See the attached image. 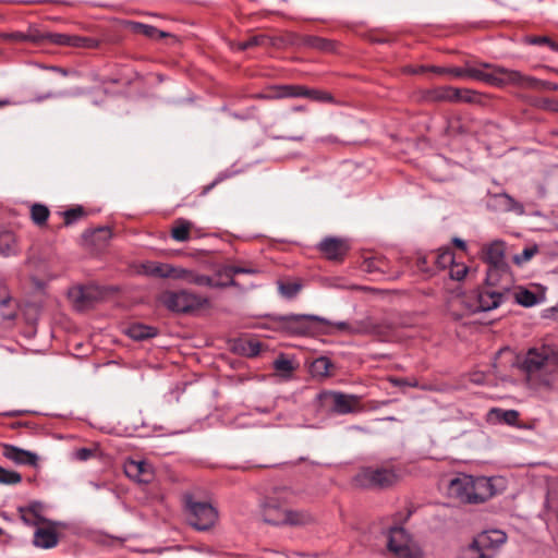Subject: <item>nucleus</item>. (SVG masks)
Returning <instances> with one entry per match:
<instances>
[{"instance_id":"obj_1","label":"nucleus","mask_w":558,"mask_h":558,"mask_svg":"<svg viewBox=\"0 0 558 558\" xmlns=\"http://www.w3.org/2000/svg\"><path fill=\"white\" fill-rule=\"evenodd\" d=\"M521 368L527 384L538 391H554L558 387V345L541 344L527 350Z\"/></svg>"},{"instance_id":"obj_2","label":"nucleus","mask_w":558,"mask_h":558,"mask_svg":"<svg viewBox=\"0 0 558 558\" xmlns=\"http://www.w3.org/2000/svg\"><path fill=\"white\" fill-rule=\"evenodd\" d=\"M294 497V493L287 487L275 488L259 504L263 521L275 526H302L313 522L310 512L290 508Z\"/></svg>"},{"instance_id":"obj_3","label":"nucleus","mask_w":558,"mask_h":558,"mask_svg":"<svg viewBox=\"0 0 558 558\" xmlns=\"http://www.w3.org/2000/svg\"><path fill=\"white\" fill-rule=\"evenodd\" d=\"M497 493L495 478L459 473L448 484V494L460 502L483 504Z\"/></svg>"},{"instance_id":"obj_4","label":"nucleus","mask_w":558,"mask_h":558,"mask_svg":"<svg viewBox=\"0 0 558 558\" xmlns=\"http://www.w3.org/2000/svg\"><path fill=\"white\" fill-rule=\"evenodd\" d=\"M477 81L498 88L514 86L527 89V87H535L538 84L537 78L534 76L525 75L520 71L487 62L478 64Z\"/></svg>"},{"instance_id":"obj_5","label":"nucleus","mask_w":558,"mask_h":558,"mask_svg":"<svg viewBox=\"0 0 558 558\" xmlns=\"http://www.w3.org/2000/svg\"><path fill=\"white\" fill-rule=\"evenodd\" d=\"M506 541L507 535L500 530L484 531L462 549L461 558H495Z\"/></svg>"},{"instance_id":"obj_6","label":"nucleus","mask_w":558,"mask_h":558,"mask_svg":"<svg viewBox=\"0 0 558 558\" xmlns=\"http://www.w3.org/2000/svg\"><path fill=\"white\" fill-rule=\"evenodd\" d=\"M496 284H488L481 290L470 292V296L459 299L460 302H465L466 313L487 312L497 308L505 298V292L509 291L508 282L498 289H494Z\"/></svg>"},{"instance_id":"obj_7","label":"nucleus","mask_w":558,"mask_h":558,"mask_svg":"<svg viewBox=\"0 0 558 558\" xmlns=\"http://www.w3.org/2000/svg\"><path fill=\"white\" fill-rule=\"evenodd\" d=\"M401 476L393 468H364L353 478L355 486L365 489H385L396 485Z\"/></svg>"},{"instance_id":"obj_8","label":"nucleus","mask_w":558,"mask_h":558,"mask_svg":"<svg viewBox=\"0 0 558 558\" xmlns=\"http://www.w3.org/2000/svg\"><path fill=\"white\" fill-rule=\"evenodd\" d=\"M483 259L489 265L486 282L488 284L498 283V277H505L509 281V271L505 262V243L494 241L486 244L483 250Z\"/></svg>"},{"instance_id":"obj_9","label":"nucleus","mask_w":558,"mask_h":558,"mask_svg":"<svg viewBox=\"0 0 558 558\" xmlns=\"http://www.w3.org/2000/svg\"><path fill=\"white\" fill-rule=\"evenodd\" d=\"M186 520L194 529L206 531L218 520L217 510L208 502L195 501L187 498L185 502Z\"/></svg>"},{"instance_id":"obj_10","label":"nucleus","mask_w":558,"mask_h":558,"mask_svg":"<svg viewBox=\"0 0 558 558\" xmlns=\"http://www.w3.org/2000/svg\"><path fill=\"white\" fill-rule=\"evenodd\" d=\"M388 549L398 558H423L424 556L420 545L403 527L390 530Z\"/></svg>"},{"instance_id":"obj_11","label":"nucleus","mask_w":558,"mask_h":558,"mask_svg":"<svg viewBox=\"0 0 558 558\" xmlns=\"http://www.w3.org/2000/svg\"><path fill=\"white\" fill-rule=\"evenodd\" d=\"M161 302L170 311L187 313L204 307L207 305L208 300L201 295L182 290L179 292H165L161 295Z\"/></svg>"},{"instance_id":"obj_12","label":"nucleus","mask_w":558,"mask_h":558,"mask_svg":"<svg viewBox=\"0 0 558 558\" xmlns=\"http://www.w3.org/2000/svg\"><path fill=\"white\" fill-rule=\"evenodd\" d=\"M397 330V325L390 318L366 317L354 324L351 328L353 335H369L380 340H390Z\"/></svg>"},{"instance_id":"obj_13","label":"nucleus","mask_w":558,"mask_h":558,"mask_svg":"<svg viewBox=\"0 0 558 558\" xmlns=\"http://www.w3.org/2000/svg\"><path fill=\"white\" fill-rule=\"evenodd\" d=\"M330 404L332 412L337 414H351L363 411L362 398L357 395H348L339 391H330L324 395Z\"/></svg>"},{"instance_id":"obj_14","label":"nucleus","mask_w":558,"mask_h":558,"mask_svg":"<svg viewBox=\"0 0 558 558\" xmlns=\"http://www.w3.org/2000/svg\"><path fill=\"white\" fill-rule=\"evenodd\" d=\"M281 328L290 335L304 336L313 330V323H327L316 315H288L279 318Z\"/></svg>"},{"instance_id":"obj_15","label":"nucleus","mask_w":558,"mask_h":558,"mask_svg":"<svg viewBox=\"0 0 558 558\" xmlns=\"http://www.w3.org/2000/svg\"><path fill=\"white\" fill-rule=\"evenodd\" d=\"M2 456L16 465H27L38 468L39 457L36 452L22 449L14 445L2 444Z\"/></svg>"},{"instance_id":"obj_16","label":"nucleus","mask_w":558,"mask_h":558,"mask_svg":"<svg viewBox=\"0 0 558 558\" xmlns=\"http://www.w3.org/2000/svg\"><path fill=\"white\" fill-rule=\"evenodd\" d=\"M318 250L327 259L340 260L347 255L349 245L343 239L328 236L320 241Z\"/></svg>"},{"instance_id":"obj_17","label":"nucleus","mask_w":558,"mask_h":558,"mask_svg":"<svg viewBox=\"0 0 558 558\" xmlns=\"http://www.w3.org/2000/svg\"><path fill=\"white\" fill-rule=\"evenodd\" d=\"M45 37L47 38V43L57 46L84 48H93L96 46V41L94 39L75 35L47 32L45 33Z\"/></svg>"},{"instance_id":"obj_18","label":"nucleus","mask_w":558,"mask_h":558,"mask_svg":"<svg viewBox=\"0 0 558 558\" xmlns=\"http://www.w3.org/2000/svg\"><path fill=\"white\" fill-rule=\"evenodd\" d=\"M124 471L130 478L138 483H149L154 477L150 464L145 461H129Z\"/></svg>"},{"instance_id":"obj_19","label":"nucleus","mask_w":558,"mask_h":558,"mask_svg":"<svg viewBox=\"0 0 558 558\" xmlns=\"http://www.w3.org/2000/svg\"><path fill=\"white\" fill-rule=\"evenodd\" d=\"M430 71L439 74V75H450L456 78H472L477 81L478 75V65H472L466 63L464 66L459 68H441V66H432Z\"/></svg>"},{"instance_id":"obj_20","label":"nucleus","mask_w":558,"mask_h":558,"mask_svg":"<svg viewBox=\"0 0 558 558\" xmlns=\"http://www.w3.org/2000/svg\"><path fill=\"white\" fill-rule=\"evenodd\" d=\"M59 537L54 529L37 527L34 533L33 544L36 547L49 549L58 545Z\"/></svg>"},{"instance_id":"obj_21","label":"nucleus","mask_w":558,"mask_h":558,"mask_svg":"<svg viewBox=\"0 0 558 558\" xmlns=\"http://www.w3.org/2000/svg\"><path fill=\"white\" fill-rule=\"evenodd\" d=\"M258 272H259V270L252 266H248V267L234 266V265L226 266L221 270V274L223 276H226L229 280L227 282H218V281L214 280V286H210V287L211 288H223V287H229V286H235L236 282L233 279V277L235 275H240V274L255 275Z\"/></svg>"},{"instance_id":"obj_22","label":"nucleus","mask_w":558,"mask_h":558,"mask_svg":"<svg viewBox=\"0 0 558 558\" xmlns=\"http://www.w3.org/2000/svg\"><path fill=\"white\" fill-rule=\"evenodd\" d=\"M171 264L147 260L140 265L138 272L155 277L169 278Z\"/></svg>"},{"instance_id":"obj_23","label":"nucleus","mask_w":558,"mask_h":558,"mask_svg":"<svg viewBox=\"0 0 558 558\" xmlns=\"http://www.w3.org/2000/svg\"><path fill=\"white\" fill-rule=\"evenodd\" d=\"M69 298L77 311H85L94 304V298L90 291L84 288L72 289L69 293Z\"/></svg>"},{"instance_id":"obj_24","label":"nucleus","mask_w":558,"mask_h":558,"mask_svg":"<svg viewBox=\"0 0 558 558\" xmlns=\"http://www.w3.org/2000/svg\"><path fill=\"white\" fill-rule=\"evenodd\" d=\"M301 45L322 52H332L336 48L333 40L313 35L302 37Z\"/></svg>"},{"instance_id":"obj_25","label":"nucleus","mask_w":558,"mask_h":558,"mask_svg":"<svg viewBox=\"0 0 558 558\" xmlns=\"http://www.w3.org/2000/svg\"><path fill=\"white\" fill-rule=\"evenodd\" d=\"M470 296L469 293H457L453 294L447 302V310L454 319H461L465 316L472 315L473 313H466L465 302H460L459 299Z\"/></svg>"},{"instance_id":"obj_26","label":"nucleus","mask_w":558,"mask_h":558,"mask_svg":"<svg viewBox=\"0 0 558 558\" xmlns=\"http://www.w3.org/2000/svg\"><path fill=\"white\" fill-rule=\"evenodd\" d=\"M304 85H277L272 87L274 94L270 96L271 98H300L304 97Z\"/></svg>"},{"instance_id":"obj_27","label":"nucleus","mask_w":558,"mask_h":558,"mask_svg":"<svg viewBox=\"0 0 558 558\" xmlns=\"http://www.w3.org/2000/svg\"><path fill=\"white\" fill-rule=\"evenodd\" d=\"M19 512L21 514V520L29 526H38L44 523L46 520L39 513V505L33 504L28 507L19 508Z\"/></svg>"},{"instance_id":"obj_28","label":"nucleus","mask_w":558,"mask_h":558,"mask_svg":"<svg viewBox=\"0 0 558 558\" xmlns=\"http://www.w3.org/2000/svg\"><path fill=\"white\" fill-rule=\"evenodd\" d=\"M519 415L517 410H502L499 408H493L488 412V418L490 421L502 422L511 426L518 425Z\"/></svg>"},{"instance_id":"obj_29","label":"nucleus","mask_w":558,"mask_h":558,"mask_svg":"<svg viewBox=\"0 0 558 558\" xmlns=\"http://www.w3.org/2000/svg\"><path fill=\"white\" fill-rule=\"evenodd\" d=\"M451 102L478 104L481 102V94L470 88L452 87Z\"/></svg>"},{"instance_id":"obj_30","label":"nucleus","mask_w":558,"mask_h":558,"mask_svg":"<svg viewBox=\"0 0 558 558\" xmlns=\"http://www.w3.org/2000/svg\"><path fill=\"white\" fill-rule=\"evenodd\" d=\"M452 86H439L426 92L424 98L426 101H452Z\"/></svg>"},{"instance_id":"obj_31","label":"nucleus","mask_w":558,"mask_h":558,"mask_svg":"<svg viewBox=\"0 0 558 558\" xmlns=\"http://www.w3.org/2000/svg\"><path fill=\"white\" fill-rule=\"evenodd\" d=\"M156 333L157 331L154 327L143 324H133L128 328V335L134 340L151 338L156 336Z\"/></svg>"},{"instance_id":"obj_32","label":"nucleus","mask_w":558,"mask_h":558,"mask_svg":"<svg viewBox=\"0 0 558 558\" xmlns=\"http://www.w3.org/2000/svg\"><path fill=\"white\" fill-rule=\"evenodd\" d=\"M192 223L185 219H178L171 229V236L178 242H185L190 239Z\"/></svg>"},{"instance_id":"obj_33","label":"nucleus","mask_w":558,"mask_h":558,"mask_svg":"<svg viewBox=\"0 0 558 558\" xmlns=\"http://www.w3.org/2000/svg\"><path fill=\"white\" fill-rule=\"evenodd\" d=\"M130 26H131V29L133 33L143 35L147 38L154 39V38L167 36V34L165 32H161V31L157 29L156 27L148 25V24L132 22L130 24Z\"/></svg>"},{"instance_id":"obj_34","label":"nucleus","mask_w":558,"mask_h":558,"mask_svg":"<svg viewBox=\"0 0 558 558\" xmlns=\"http://www.w3.org/2000/svg\"><path fill=\"white\" fill-rule=\"evenodd\" d=\"M16 240L11 231H3L0 233V254L9 256L15 252Z\"/></svg>"},{"instance_id":"obj_35","label":"nucleus","mask_w":558,"mask_h":558,"mask_svg":"<svg viewBox=\"0 0 558 558\" xmlns=\"http://www.w3.org/2000/svg\"><path fill=\"white\" fill-rule=\"evenodd\" d=\"M49 215V208L43 204H33L31 207V218L39 227L47 222Z\"/></svg>"},{"instance_id":"obj_36","label":"nucleus","mask_w":558,"mask_h":558,"mask_svg":"<svg viewBox=\"0 0 558 558\" xmlns=\"http://www.w3.org/2000/svg\"><path fill=\"white\" fill-rule=\"evenodd\" d=\"M302 289V283L298 281H278V290L286 299H293Z\"/></svg>"},{"instance_id":"obj_37","label":"nucleus","mask_w":558,"mask_h":558,"mask_svg":"<svg viewBox=\"0 0 558 558\" xmlns=\"http://www.w3.org/2000/svg\"><path fill=\"white\" fill-rule=\"evenodd\" d=\"M514 299L520 305L526 307L536 305L539 302V299L535 293L523 288H519L514 291Z\"/></svg>"},{"instance_id":"obj_38","label":"nucleus","mask_w":558,"mask_h":558,"mask_svg":"<svg viewBox=\"0 0 558 558\" xmlns=\"http://www.w3.org/2000/svg\"><path fill=\"white\" fill-rule=\"evenodd\" d=\"M317 102H335L333 96L325 90L307 88L305 86L304 97Z\"/></svg>"},{"instance_id":"obj_39","label":"nucleus","mask_w":558,"mask_h":558,"mask_svg":"<svg viewBox=\"0 0 558 558\" xmlns=\"http://www.w3.org/2000/svg\"><path fill=\"white\" fill-rule=\"evenodd\" d=\"M501 201V205L505 207L506 210L508 211H513L518 215H523L524 214V207L522 204H520L519 202H517L512 196H510L509 194H500L498 196Z\"/></svg>"},{"instance_id":"obj_40","label":"nucleus","mask_w":558,"mask_h":558,"mask_svg":"<svg viewBox=\"0 0 558 558\" xmlns=\"http://www.w3.org/2000/svg\"><path fill=\"white\" fill-rule=\"evenodd\" d=\"M453 262L454 256L450 248L438 250L435 256V263L439 268L445 269L447 267H450Z\"/></svg>"},{"instance_id":"obj_41","label":"nucleus","mask_w":558,"mask_h":558,"mask_svg":"<svg viewBox=\"0 0 558 558\" xmlns=\"http://www.w3.org/2000/svg\"><path fill=\"white\" fill-rule=\"evenodd\" d=\"M331 367V363L329 359L322 356L316 359L312 364V373L315 376H327L329 375V371Z\"/></svg>"},{"instance_id":"obj_42","label":"nucleus","mask_w":558,"mask_h":558,"mask_svg":"<svg viewBox=\"0 0 558 558\" xmlns=\"http://www.w3.org/2000/svg\"><path fill=\"white\" fill-rule=\"evenodd\" d=\"M22 482V476L19 472L7 470L0 466V483L5 485H15Z\"/></svg>"},{"instance_id":"obj_43","label":"nucleus","mask_w":558,"mask_h":558,"mask_svg":"<svg viewBox=\"0 0 558 558\" xmlns=\"http://www.w3.org/2000/svg\"><path fill=\"white\" fill-rule=\"evenodd\" d=\"M193 270L182 268V267H175L173 265L170 266V275L169 278L171 279H181L184 280L187 283H192V278L194 276Z\"/></svg>"},{"instance_id":"obj_44","label":"nucleus","mask_w":558,"mask_h":558,"mask_svg":"<svg viewBox=\"0 0 558 558\" xmlns=\"http://www.w3.org/2000/svg\"><path fill=\"white\" fill-rule=\"evenodd\" d=\"M469 271V268L463 263H452V265L449 267V276L451 279L461 281L465 278L466 274Z\"/></svg>"},{"instance_id":"obj_45","label":"nucleus","mask_w":558,"mask_h":558,"mask_svg":"<svg viewBox=\"0 0 558 558\" xmlns=\"http://www.w3.org/2000/svg\"><path fill=\"white\" fill-rule=\"evenodd\" d=\"M524 40L529 45H547L551 50L558 52V44L547 36H527Z\"/></svg>"},{"instance_id":"obj_46","label":"nucleus","mask_w":558,"mask_h":558,"mask_svg":"<svg viewBox=\"0 0 558 558\" xmlns=\"http://www.w3.org/2000/svg\"><path fill=\"white\" fill-rule=\"evenodd\" d=\"M84 215H85V211H84L83 207H81V206L65 210L63 213L64 223L66 226H70V225L74 223L75 221H77L80 218H82Z\"/></svg>"},{"instance_id":"obj_47","label":"nucleus","mask_w":558,"mask_h":558,"mask_svg":"<svg viewBox=\"0 0 558 558\" xmlns=\"http://www.w3.org/2000/svg\"><path fill=\"white\" fill-rule=\"evenodd\" d=\"M537 252L536 246L525 247L520 254L513 256V263L520 266L529 262Z\"/></svg>"},{"instance_id":"obj_48","label":"nucleus","mask_w":558,"mask_h":558,"mask_svg":"<svg viewBox=\"0 0 558 558\" xmlns=\"http://www.w3.org/2000/svg\"><path fill=\"white\" fill-rule=\"evenodd\" d=\"M274 367L281 373H291L293 371L292 362L283 356H280L274 362Z\"/></svg>"},{"instance_id":"obj_49","label":"nucleus","mask_w":558,"mask_h":558,"mask_svg":"<svg viewBox=\"0 0 558 558\" xmlns=\"http://www.w3.org/2000/svg\"><path fill=\"white\" fill-rule=\"evenodd\" d=\"M260 343L258 341H246L244 347H243V352L247 355V356H256L259 354L260 352Z\"/></svg>"},{"instance_id":"obj_50","label":"nucleus","mask_w":558,"mask_h":558,"mask_svg":"<svg viewBox=\"0 0 558 558\" xmlns=\"http://www.w3.org/2000/svg\"><path fill=\"white\" fill-rule=\"evenodd\" d=\"M192 283H194L196 286L209 287V286H214V279L206 275H201V274L194 272V276L192 278Z\"/></svg>"},{"instance_id":"obj_51","label":"nucleus","mask_w":558,"mask_h":558,"mask_svg":"<svg viewBox=\"0 0 558 558\" xmlns=\"http://www.w3.org/2000/svg\"><path fill=\"white\" fill-rule=\"evenodd\" d=\"M26 41L40 44V43H47V38L45 37V33H39L37 31H29L28 33H25Z\"/></svg>"},{"instance_id":"obj_52","label":"nucleus","mask_w":558,"mask_h":558,"mask_svg":"<svg viewBox=\"0 0 558 558\" xmlns=\"http://www.w3.org/2000/svg\"><path fill=\"white\" fill-rule=\"evenodd\" d=\"M1 38L3 40L24 43L26 41L25 33L22 32H13V33H4L1 34Z\"/></svg>"},{"instance_id":"obj_53","label":"nucleus","mask_w":558,"mask_h":558,"mask_svg":"<svg viewBox=\"0 0 558 558\" xmlns=\"http://www.w3.org/2000/svg\"><path fill=\"white\" fill-rule=\"evenodd\" d=\"M449 130L452 133H460V134L466 133L469 131L464 125H462L461 120L459 118L450 120Z\"/></svg>"},{"instance_id":"obj_54","label":"nucleus","mask_w":558,"mask_h":558,"mask_svg":"<svg viewBox=\"0 0 558 558\" xmlns=\"http://www.w3.org/2000/svg\"><path fill=\"white\" fill-rule=\"evenodd\" d=\"M95 454V451L88 448H81L74 452L75 459L86 461Z\"/></svg>"},{"instance_id":"obj_55","label":"nucleus","mask_w":558,"mask_h":558,"mask_svg":"<svg viewBox=\"0 0 558 558\" xmlns=\"http://www.w3.org/2000/svg\"><path fill=\"white\" fill-rule=\"evenodd\" d=\"M537 82H538V84L535 87H527V89H534V90H539V89L557 90L558 89V84H556V83L545 82V81H541L538 78H537Z\"/></svg>"},{"instance_id":"obj_56","label":"nucleus","mask_w":558,"mask_h":558,"mask_svg":"<svg viewBox=\"0 0 558 558\" xmlns=\"http://www.w3.org/2000/svg\"><path fill=\"white\" fill-rule=\"evenodd\" d=\"M226 177L219 175L216 178L215 181H213L210 184L203 187L202 195H206L210 190H213L219 182H221Z\"/></svg>"},{"instance_id":"obj_57","label":"nucleus","mask_w":558,"mask_h":558,"mask_svg":"<svg viewBox=\"0 0 558 558\" xmlns=\"http://www.w3.org/2000/svg\"><path fill=\"white\" fill-rule=\"evenodd\" d=\"M335 326L338 330L347 331L349 333H352L351 328L354 327V325H349L344 322L335 323Z\"/></svg>"},{"instance_id":"obj_58","label":"nucleus","mask_w":558,"mask_h":558,"mask_svg":"<svg viewBox=\"0 0 558 558\" xmlns=\"http://www.w3.org/2000/svg\"><path fill=\"white\" fill-rule=\"evenodd\" d=\"M369 267H374V269L376 270H379V271H385V266H384V263L380 260V259H374L372 262H369Z\"/></svg>"},{"instance_id":"obj_59","label":"nucleus","mask_w":558,"mask_h":558,"mask_svg":"<svg viewBox=\"0 0 558 558\" xmlns=\"http://www.w3.org/2000/svg\"><path fill=\"white\" fill-rule=\"evenodd\" d=\"M452 243L462 251H465L466 248V243L462 239L454 238Z\"/></svg>"},{"instance_id":"obj_60","label":"nucleus","mask_w":558,"mask_h":558,"mask_svg":"<svg viewBox=\"0 0 558 558\" xmlns=\"http://www.w3.org/2000/svg\"><path fill=\"white\" fill-rule=\"evenodd\" d=\"M254 45H257V39L256 38H252L243 44H241V49H247Z\"/></svg>"},{"instance_id":"obj_61","label":"nucleus","mask_w":558,"mask_h":558,"mask_svg":"<svg viewBox=\"0 0 558 558\" xmlns=\"http://www.w3.org/2000/svg\"><path fill=\"white\" fill-rule=\"evenodd\" d=\"M12 101L8 98H0V108L11 105Z\"/></svg>"},{"instance_id":"obj_62","label":"nucleus","mask_w":558,"mask_h":558,"mask_svg":"<svg viewBox=\"0 0 558 558\" xmlns=\"http://www.w3.org/2000/svg\"><path fill=\"white\" fill-rule=\"evenodd\" d=\"M99 232L104 233L106 236L110 235V231L108 229H100Z\"/></svg>"},{"instance_id":"obj_63","label":"nucleus","mask_w":558,"mask_h":558,"mask_svg":"<svg viewBox=\"0 0 558 558\" xmlns=\"http://www.w3.org/2000/svg\"><path fill=\"white\" fill-rule=\"evenodd\" d=\"M295 111H303L305 108L303 106H298L294 108Z\"/></svg>"},{"instance_id":"obj_64","label":"nucleus","mask_w":558,"mask_h":558,"mask_svg":"<svg viewBox=\"0 0 558 558\" xmlns=\"http://www.w3.org/2000/svg\"><path fill=\"white\" fill-rule=\"evenodd\" d=\"M553 110L558 112V101L555 104Z\"/></svg>"}]
</instances>
